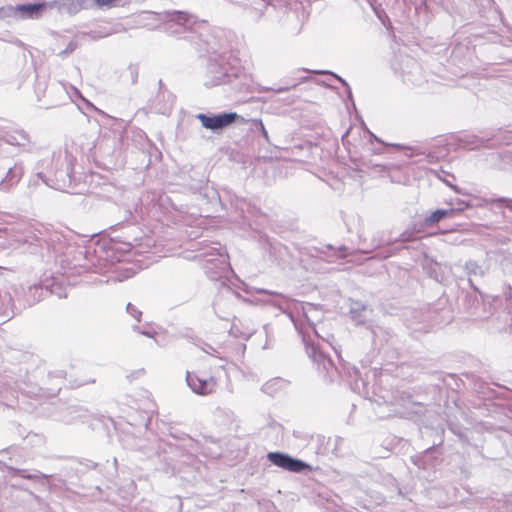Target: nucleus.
Returning <instances> with one entry per match:
<instances>
[{"label": "nucleus", "instance_id": "nucleus-1", "mask_svg": "<svg viewBox=\"0 0 512 512\" xmlns=\"http://www.w3.org/2000/svg\"><path fill=\"white\" fill-rule=\"evenodd\" d=\"M220 369L221 366L218 365L216 357L206 355L198 360L195 370L187 373V383L198 394H210L217 387Z\"/></svg>", "mask_w": 512, "mask_h": 512}, {"label": "nucleus", "instance_id": "nucleus-2", "mask_svg": "<svg viewBox=\"0 0 512 512\" xmlns=\"http://www.w3.org/2000/svg\"><path fill=\"white\" fill-rule=\"evenodd\" d=\"M267 458L275 466H278L290 472H301L305 468L309 467V465H307L305 462L298 459H294L288 454L280 452H270L268 453Z\"/></svg>", "mask_w": 512, "mask_h": 512}, {"label": "nucleus", "instance_id": "nucleus-3", "mask_svg": "<svg viewBox=\"0 0 512 512\" xmlns=\"http://www.w3.org/2000/svg\"><path fill=\"white\" fill-rule=\"evenodd\" d=\"M238 117L239 116L235 112L214 116H207L205 114H199L197 116L202 126L210 130L222 129L226 126H229L230 124L234 123Z\"/></svg>", "mask_w": 512, "mask_h": 512}, {"label": "nucleus", "instance_id": "nucleus-4", "mask_svg": "<svg viewBox=\"0 0 512 512\" xmlns=\"http://www.w3.org/2000/svg\"><path fill=\"white\" fill-rule=\"evenodd\" d=\"M46 7L44 3H32L17 5L15 11L22 19H35L40 16L41 11Z\"/></svg>", "mask_w": 512, "mask_h": 512}, {"label": "nucleus", "instance_id": "nucleus-5", "mask_svg": "<svg viewBox=\"0 0 512 512\" xmlns=\"http://www.w3.org/2000/svg\"><path fill=\"white\" fill-rule=\"evenodd\" d=\"M468 207H469V204L465 203L464 207L458 208V209H454V208H450V209H446V210L438 209V210L434 211L433 213H431L428 217H426L424 220V223H425V225L430 226L432 224L438 223L445 217L454 216L457 212L463 211L464 209H466Z\"/></svg>", "mask_w": 512, "mask_h": 512}, {"label": "nucleus", "instance_id": "nucleus-6", "mask_svg": "<svg viewBox=\"0 0 512 512\" xmlns=\"http://www.w3.org/2000/svg\"><path fill=\"white\" fill-rule=\"evenodd\" d=\"M6 141L11 145H25L29 142V135L23 130H15L13 133L7 135Z\"/></svg>", "mask_w": 512, "mask_h": 512}, {"label": "nucleus", "instance_id": "nucleus-7", "mask_svg": "<svg viewBox=\"0 0 512 512\" xmlns=\"http://www.w3.org/2000/svg\"><path fill=\"white\" fill-rule=\"evenodd\" d=\"M250 122L255 125V127L259 130L263 138L266 140V142H270V137L268 134V131L266 130L264 123L261 119H252Z\"/></svg>", "mask_w": 512, "mask_h": 512}, {"label": "nucleus", "instance_id": "nucleus-8", "mask_svg": "<svg viewBox=\"0 0 512 512\" xmlns=\"http://www.w3.org/2000/svg\"><path fill=\"white\" fill-rule=\"evenodd\" d=\"M493 202L495 203H501L503 204L506 208L512 210V199H508V198H499L497 200H494Z\"/></svg>", "mask_w": 512, "mask_h": 512}, {"label": "nucleus", "instance_id": "nucleus-9", "mask_svg": "<svg viewBox=\"0 0 512 512\" xmlns=\"http://www.w3.org/2000/svg\"><path fill=\"white\" fill-rule=\"evenodd\" d=\"M287 89H284V88H280L278 89V92H283V91H286Z\"/></svg>", "mask_w": 512, "mask_h": 512}, {"label": "nucleus", "instance_id": "nucleus-10", "mask_svg": "<svg viewBox=\"0 0 512 512\" xmlns=\"http://www.w3.org/2000/svg\"><path fill=\"white\" fill-rule=\"evenodd\" d=\"M132 308V305L131 304H128L127 305V309L130 310Z\"/></svg>", "mask_w": 512, "mask_h": 512}]
</instances>
